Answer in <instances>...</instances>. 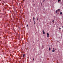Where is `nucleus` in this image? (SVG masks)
<instances>
[{
    "label": "nucleus",
    "mask_w": 63,
    "mask_h": 63,
    "mask_svg": "<svg viewBox=\"0 0 63 63\" xmlns=\"http://www.w3.org/2000/svg\"><path fill=\"white\" fill-rule=\"evenodd\" d=\"M37 20L38 21V18H37Z\"/></svg>",
    "instance_id": "17"
},
{
    "label": "nucleus",
    "mask_w": 63,
    "mask_h": 63,
    "mask_svg": "<svg viewBox=\"0 0 63 63\" xmlns=\"http://www.w3.org/2000/svg\"><path fill=\"white\" fill-rule=\"evenodd\" d=\"M61 1V0H58V2H60V1Z\"/></svg>",
    "instance_id": "8"
},
{
    "label": "nucleus",
    "mask_w": 63,
    "mask_h": 63,
    "mask_svg": "<svg viewBox=\"0 0 63 63\" xmlns=\"http://www.w3.org/2000/svg\"><path fill=\"white\" fill-rule=\"evenodd\" d=\"M35 4H33V6H35Z\"/></svg>",
    "instance_id": "18"
},
{
    "label": "nucleus",
    "mask_w": 63,
    "mask_h": 63,
    "mask_svg": "<svg viewBox=\"0 0 63 63\" xmlns=\"http://www.w3.org/2000/svg\"><path fill=\"white\" fill-rule=\"evenodd\" d=\"M33 2H34V1H33Z\"/></svg>",
    "instance_id": "21"
},
{
    "label": "nucleus",
    "mask_w": 63,
    "mask_h": 63,
    "mask_svg": "<svg viewBox=\"0 0 63 63\" xmlns=\"http://www.w3.org/2000/svg\"><path fill=\"white\" fill-rule=\"evenodd\" d=\"M47 37H49V34H48V33H47Z\"/></svg>",
    "instance_id": "3"
},
{
    "label": "nucleus",
    "mask_w": 63,
    "mask_h": 63,
    "mask_svg": "<svg viewBox=\"0 0 63 63\" xmlns=\"http://www.w3.org/2000/svg\"><path fill=\"white\" fill-rule=\"evenodd\" d=\"M60 11V9H59L57 11L58 12H59V11Z\"/></svg>",
    "instance_id": "5"
},
{
    "label": "nucleus",
    "mask_w": 63,
    "mask_h": 63,
    "mask_svg": "<svg viewBox=\"0 0 63 63\" xmlns=\"http://www.w3.org/2000/svg\"><path fill=\"white\" fill-rule=\"evenodd\" d=\"M50 49H51L50 48H49V50H50Z\"/></svg>",
    "instance_id": "13"
},
{
    "label": "nucleus",
    "mask_w": 63,
    "mask_h": 63,
    "mask_svg": "<svg viewBox=\"0 0 63 63\" xmlns=\"http://www.w3.org/2000/svg\"><path fill=\"white\" fill-rule=\"evenodd\" d=\"M27 27H28V25H27Z\"/></svg>",
    "instance_id": "14"
},
{
    "label": "nucleus",
    "mask_w": 63,
    "mask_h": 63,
    "mask_svg": "<svg viewBox=\"0 0 63 63\" xmlns=\"http://www.w3.org/2000/svg\"><path fill=\"white\" fill-rule=\"evenodd\" d=\"M33 61H34V58H33Z\"/></svg>",
    "instance_id": "16"
},
{
    "label": "nucleus",
    "mask_w": 63,
    "mask_h": 63,
    "mask_svg": "<svg viewBox=\"0 0 63 63\" xmlns=\"http://www.w3.org/2000/svg\"><path fill=\"white\" fill-rule=\"evenodd\" d=\"M45 1V0H43V2H44Z\"/></svg>",
    "instance_id": "12"
},
{
    "label": "nucleus",
    "mask_w": 63,
    "mask_h": 63,
    "mask_svg": "<svg viewBox=\"0 0 63 63\" xmlns=\"http://www.w3.org/2000/svg\"><path fill=\"white\" fill-rule=\"evenodd\" d=\"M56 14H57V10H56Z\"/></svg>",
    "instance_id": "6"
},
{
    "label": "nucleus",
    "mask_w": 63,
    "mask_h": 63,
    "mask_svg": "<svg viewBox=\"0 0 63 63\" xmlns=\"http://www.w3.org/2000/svg\"><path fill=\"white\" fill-rule=\"evenodd\" d=\"M52 22H53V23H54V20H53L52 21Z\"/></svg>",
    "instance_id": "11"
},
{
    "label": "nucleus",
    "mask_w": 63,
    "mask_h": 63,
    "mask_svg": "<svg viewBox=\"0 0 63 63\" xmlns=\"http://www.w3.org/2000/svg\"><path fill=\"white\" fill-rule=\"evenodd\" d=\"M24 56H25V54H24L23 55V57H24Z\"/></svg>",
    "instance_id": "9"
},
{
    "label": "nucleus",
    "mask_w": 63,
    "mask_h": 63,
    "mask_svg": "<svg viewBox=\"0 0 63 63\" xmlns=\"http://www.w3.org/2000/svg\"><path fill=\"white\" fill-rule=\"evenodd\" d=\"M23 1H24V0H23Z\"/></svg>",
    "instance_id": "19"
},
{
    "label": "nucleus",
    "mask_w": 63,
    "mask_h": 63,
    "mask_svg": "<svg viewBox=\"0 0 63 63\" xmlns=\"http://www.w3.org/2000/svg\"><path fill=\"white\" fill-rule=\"evenodd\" d=\"M43 33L44 35H45L46 34V33H45V32H44V30H43Z\"/></svg>",
    "instance_id": "2"
},
{
    "label": "nucleus",
    "mask_w": 63,
    "mask_h": 63,
    "mask_svg": "<svg viewBox=\"0 0 63 63\" xmlns=\"http://www.w3.org/2000/svg\"><path fill=\"white\" fill-rule=\"evenodd\" d=\"M60 15H62V12H61V13H60Z\"/></svg>",
    "instance_id": "10"
},
{
    "label": "nucleus",
    "mask_w": 63,
    "mask_h": 63,
    "mask_svg": "<svg viewBox=\"0 0 63 63\" xmlns=\"http://www.w3.org/2000/svg\"><path fill=\"white\" fill-rule=\"evenodd\" d=\"M34 24H36V22L35 21H34Z\"/></svg>",
    "instance_id": "7"
},
{
    "label": "nucleus",
    "mask_w": 63,
    "mask_h": 63,
    "mask_svg": "<svg viewBox=\"0 0 63 63\" xmlns=\"http://www.w3.org/2000/svg\"><path fill=\"white\" fill-rule=\"evenodd\" d=\"M62 27L63 28V26H62Z\"/></svg>",
    "instance_id": "20"
},
{
    "label": "nucleus",
    "mask_w": 63,
    "mask_h": 63,
    "mask_svg": "<svg viewBox=\"0 0 63 63\" xmlns=\"http://www.w3.org/2000/svg\"><path fill=\"white\" fill-rule=\"evenodd\" d=\"M59 29L60 30V29H61V28H60Z\"/></svg>",
    "instance_id": "15"
},
{
    "label": "nucleus",
    "mask_w": 63,
    "mask_h": 63,
    "mask_svg": "<svg viewBox=\"0 0 63 63\" xmlns=\"http://www.w3.org/2000/svg\"><path fill=\"white\" fill-rule=\"evenodd\" d=\"M33 21L34 20H35V18L34 17H33Z\"/></svg>",
    "instance_id": "4"
},
{
    "label": "nucleus",
    "mask_w": 63,
    "mask_h": 63,
    "mask_svg": "<svg viewBox=\"0 0 63 63\" xmlns=\"http://www.w3.org/2000/svg\"><path fill=\"white\" fill-rule=\"evenodd\" d=\"M54 48H53L52 51L53 52H54V51H55V50H54Z\"/></svg>",
    "instance_id": "1"
}]
</instances>
